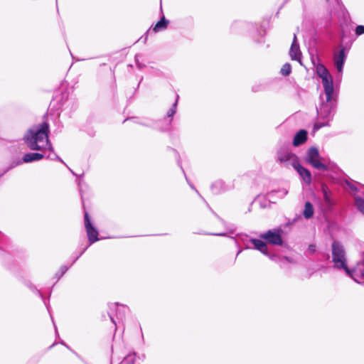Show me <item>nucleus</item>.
<instances>
[{
  "instance_id": "1",
  "label": "nucleus",
  "mask_w": 364,
  "mask_h": 364,
  "mask_svg": "<svg viewBox=\"0 0 364 364\" xmlns=\"http://www.w3.org/2000/svg\"><path fill=\"white\" fill-rule=\"evenodd\" d=\"M49 125L44 122L38 126L31 128L24 136L28 146L32 150H46L51 151L46 158L51 160H58L63 164L64 161L53 152V148L48 139Z\"/></svg>"
},
{
  "instance_id": "2",
  "label": "nucleus",
  "mask_w": 364,
  "mask_h": 364,
  "mask_svg": "<svg viewBox=\"0 0 364 364\" xmlns=\"http://www.w3.org/2000/svg\"><path fill=\"white\" fill-rule=\"evenodd\" d=\"M326 102H323V97L321 96L322 101L319 107L317 108V114L318 119L326 120V122H317L314 127V132H316L323 127L328 126L329 122L332 119L333 112L335 107V96L334 92H331L329 97L325 95Z\"/></svg>"
},
{
  "instance_id": "3",
  "label": "nucleus",
  "mask_w": 364,
  "mask_h": 364,
  "mask_svg": "<svg viewBox=\"0 0 364 364\" xmlns=\"http://www.w3.org/2000/svg\"><path fill=\"white\" fill-rule=\"evenodd\" d=\"M332 259L336 268L343 269L348 276L351 277L353 270L348 267L345 250L338 242H334L332 245Z\"/></svg>"
},
{
  "instance_id": "4",
  "label": "nucleus",
  "mask_w": 364,
  "mask_h": 364,
  "mask_svg": "<svg viewBox=\"0 0 364 364\" xmlns=\"http://www.w3.org/2000/svg\"><path fill=\"white\" fill-rule=\"evenodd\" d=\"M306 161L316 169L327 171L328 168L326 159L320 156L318 150L315 147L308 149Z\"/></svg>"
},
{
  "instance_id": "5",
  "label": "nucleus",
  "mask_w": 364,
  "mask_h": 364,
  "mask_svg": "<svg viewBox=\"0 0 364 364\" xmlns=\"http://www.w3.org/2000/svg\"><path fill=\"white\" fill-rule=\"evenodd\" d=\"M316 73L321 78L324 89V94L329 97L331 92H333V78L328 70L322 64H318L316 68Z\"/></svg>"
},
{
  "instance_id": "6",
  "label": "nucleus",
  "mask_w": 364,
  "mask_h": 364,
  "mask_svg": "<svg viewBox=\"0 0 364 364\" xmlns=\"http://www.w3.org/2000/svg\"><path fill=\"white\" fill-rule=\"evenodd\" d=\"M277 161L286 167L291 166L294 168L297 165L299 159L296 155L288 149L282 147L277 151Z\"/></svg>"
},
{
  "instance_id": "7",
  "label": "nucleus",
  "mask_w": 364,
  "mask_h": 364,
  "mask_svg": "<svg viewBox=\"0 0 364 364\" xmlns=\"http://www.w3.org/2000/svg\"><path fill=\"white\" fill-rule=\"evenodd\" d=\"M85 227L90 244L99 240L98 231L91 223L87 213L85 214Z\"/></svg>"
},
{
  "instance_id": "8",
  "label": "nucleus",
  "mask_w": 364,
  "mask_h": 364,
  "mask_svg": "<svg viewBox=\"0 0 364 364\" xmlns=\"http://www.w3.org/2000/svg\"><path fill=\"white\" fill-rule=\"evenodd\" d=\"M280 233V230H270L261 235V238L267 240L270 244L280 245L282 244Z\"/></svg>"
},
{
  "instance_id": "9",
  "label": "nucleus",
  "mask_w": 364,
  "mask_h": 364,
  "mask_svg": "<svg viewBox=\"0 0 364 364\" xmlns=\"http://www.w3.org/2000/svg\"><path fill=\"white\" fill-rule=\"evenodd\" d=\"M289 55L291 60H297L301 63V53L300 51L296 33L294 34L293 42L289 50Z\"/></svg>"
},
{
  "instance_id": "10",
  "label": "nucleus",
  "mask_w": 364,
  "mask_h": 364,
  "mask_svg": "<svg viewBox=\"0 0 364 364\" xmlns=\"http://www.w3.org/2000/svg\"><path fill=\"white\" fill-rule=\"evenodd\" d=\"M345 49L343 48L338 52L334 53V65L338 73H342L343 67L346 60Z\"/></svg>"
},
{
  "instance_id": "11",
  "label": "nucleus",
  "mask_w": 364,
  "mask_h": 364,
  "mask_svg": "<svg viewBox=\"0 0 364 364\" xmlns=\"http://www.w3.org/2000/svg\"><path fill=\"white\" fill-rule=\"evenodd\" d=\"M350 277L358 283L364 282V260L358 263L356 267L353 269V274Z\"/></svg>"
},
{
  "instance_id": "12",
  "label": "nucleus",
  "mask_w": 364,
  "mask_h": 364,
  "mask_svg": "<svg viewBox=\"0 0 364 364\" xmlns=\"http://www.w3.org/2000/svg\"><path fill=\"white\" fill-rule=\"evenodd\" d=\"M294 168L296 170L298 173L300 175V176L302 178V179L304 181V182L306 184H310L311 182V174L310 171L304 168V166H301L299 164V161L297 163V165H296Z\"/></svg>"
},
{
  "instance_id": "13",
  "label": "nucleus",
  "mask_w": 364,
  "mask_h": 364,
  "mask_svg": "<svg viewBox=\"0 0 364 364\" xmlns=\"http://www.w3.org/2000/svg\"><path fill=\"white\" fill-rule=\"evenodd\" d=\"M307 139V132L306 131L301 129L298 132L294 137L293 139V145L294 146H298L302 144H304Z\"/></svg>"
},
{
  "instance_id": "14",
  "label": "nucleus",
  "mask_w": 364,
  "mask_h": 364,
  "mask_svg": "<svg viewBox=\"0 0 364 364\" xmlns=\"http://www.w3.org/2000/svg\"><path fill=\"white\" fill-rule=\"evenodd\" d=\"M44 156L40 153H28L23 156V162L30 163L42 159Z\"/></svg>"
},
{
  "instance_id": "15",
  "label": "nucleus",
  "mask_w": 364,
  "mask_h": 364,
  "mask_svg": "<svg viewBox=\"0 0 364 364\" xmlns=\"http://www.w3.org/2000/svg\"><path fill=\"white\" fill-rule=\"evenodd\" d=\"M251 242L254 245L255 249L258 250L264 255H268V253L267 252V247L265 242L257 239L251 240Z\"/></svg>"
},
{
  "instance_id": "16",
  "label": "nucleus",
  "mask_w": 364,
  "mask_h": 364,
  "mask_svg": "<svg viewBox=\"0 0 364 364\" xmlns=\"http://www.w3.org/2000/svg\"><path fill=\"white\" fill-rule=\"evenodd\" d=\"M304 216L305 218L309 219L311 218L314 215V208L312 204L310 202H306L305 203L304 210L303 212Z\"/></svg>"
},
{
  "instance_id": "17",
  "label": "nucleus",
  "mask_w": 364,
  "mask_h": 364,
  "mask_svg": "<svg viewBox=\"0 0 364 364\" xmlns=\"http://www.w3.org/2000/svg\"><path fill=\"white\" fill-rule=\"evenodd\" d=\"M211 190L214 194H218L225 190V186L222 181H217L211 186Z\"/></svg>"
},
{
  "instance_id": "18",
  "label": "nucleus",
  "mask_w": 364,
  "mask_h": 364,
  "mask_svg": "<svg viewBox=\"0 0 364 364\" xmlns=\"http://www.w3.org/2000/svg\"><path fill=\"white\" fill-rule=\"evenodd\" d=\"M168 21L163 17L154 27L153 30L154 32H158L161 30L165 29L167 27Z\"/></svg>"
},
{
  "instance_id": "19",
  "label": "nucleus",
  "mask_w": 364,
  "mask_h": 364,
  "mask_svg": "<svg viewBox=\"0 0 364 364\" xmlns=\"http://www.w3.org/2000/svg\"><path fill=\"white\" fill-rule=\"evenodd\" d=\"M355 203L358 209L364 214V200L360 197H355Z\"/></svg>"
},
{
  "instance_id": "20",
  "label": "nucleus",
  "mask_w": 364,
  "mask_h": 364,
  "mask_svg": "<svg viewBox=\"0 0 364 364\" xmlns=\"http://www.w3.org/2000/svg\"><path fill=\"white\" fill-rule=\"evenodd\" d=\"M291 70V68L290 64L285 63L281 69V73L284 76H287L290 74Z\"/></svg>"
},
{
  "instance_id": "21",
  "label": "nucleus",
  "mask_w": 364,
  "mask_h": 364,
  "mask_svg": "<svg viewBox=\"0 0 364 364\" xmlns=\"http://www.w3.org/2000/svg\"><path fill=\"white\" fill-rule=\"evenodd\" d=\"M279 193V197H280V198H284L285 196H287V195L288 191H287V190H286V189H284V188L281 189V190H279L278 191H272L271 193H269L268 194V196H269V198H271V197L273 196V194H274V193Z\"/></svg>"
},
{
  "instance_id": "22",
  "label": "nucleus",
  "mask_w": 364,
  "mask_h": 364,
  "mask_svg": "<svg viewBox=\"0 0 364 364\" xmlns=\"http://www.w3.org/2000/svg\"><path fill=\"white\" fill-rule=\"evenodd\" d=\"M178 96L177 95L176 102L173 105V107L167 112V116L168 117H172L174 115V114L176 113V106H177V102H178Z\"/></svg>"
},
{
  "instance_id": "23",
  "label": "nucleus",
  "mask_w": 364,
  "mask_h": 364,
  "mask_svg": "<svg viewBox=\"0 0 364 364\" xmlns=\"http://www.w3.org/2000/svg\"><path fill=\"white\" fill-rule=\"evenodd\" d=\"M134 358L133 355H128L120 364H134Z\"/></svg>"
},
{
  "instance_id": "24",
  "label": "nucleus",
  "mask_w": 364,
  "mask_h": 364,
  "mask_svg": "<svg viewBox=\"0 0 364 364\" xmlns=\"http://www.w3.org/2000/svg\"><path fill=\"white\" fill-rule=\"evenodd\" d=\"M355 33L358 36L364 33V26H358L355 28Z\"/></svg>"
},
{
  "instance_id": "25",
  "label": "nucleus",
  "mask_w": 364,
  "mask_h": 364,
  "mask_svg": "<svg viewBox=\"0 0 364 364\" xmlns=\"http://www.w3.org/2000/svg\"><path fill=\"white\" fill-rule=\"evenodd\" d=\"M330 6L335 7L339 5V0H326Z\"/></svg>"
},
{
  "instance_id": "26",
  "label": "nucleus",
  "mask_w": 364,
  "mask_h": 364,
  "mask_svg": "<svg viewBox=\"0 0 364 364\" xmlns=\"http://www.w3.org/2000/svg\"><path fill=\"white\" fill-rule=\"evenodd\" d=\"M315 250H316V247H315V246H314V245H309V251L310 252H314L315 251Z\"/></svg>"
},
{
  "instance_id": "27",
  "label": "nucleus",
  "mask_w": 364,
  "mask_h": 364,
  "mask_svg": "<svg viewBox=\"0 0 364 364\" xmlns=\"http://www.w3.org/2000/svg\"><path fill=\"white\" fill-rule=\"evenodd\" d=\"M61 269H62V274H63L67 271L68 268L65 267H63L61 268Z\"/></svg>"
},
{
  "instance_id": "28",
  "label": "nucleus",
  "mask_w": 364,
  "mask_h": 364,
  "mask_svg": "<svg viewBox=\"0 0 364 364\" xmlns=\"http://www.w3.org/2000/svg\"><path fill=\"white\" fill-rule=\"evenodd\" d=\"M349 186L351 190H356L355 187L353 185H350Z\"/></svg>"
},
{
  "instance_id": "29",
  "label": "nucleus",
  "mask_w": 364,
  "mask_h": 364,
  "mask_svg": "<svg viewBox=\"0 0 364 364\" xmlns=\"http://www.w3.org/2000/svg\"><path fill=\"white\" fill-rule=\"evenodd\" d=\"M110 318H111L112 321L114 323V325H116L115 321H114V318H112V316H110Z\"/></svg>"
},
{
  "instance_id": "30",
  "label": "nucleus",
  "mask_w": 364,
  "mask_h": 364,
  "mask_svg": "<svg viewBox=\"0 0 364 364\" xmlns=\"http://www.w3.org/2000/svg\"><path fill=\"white\" fill-rule=\"evenodd\" d=\"M217 235L223 236V235H225V234L224 233H220V234H217Z\"/></svg>"
}]
</instances>
